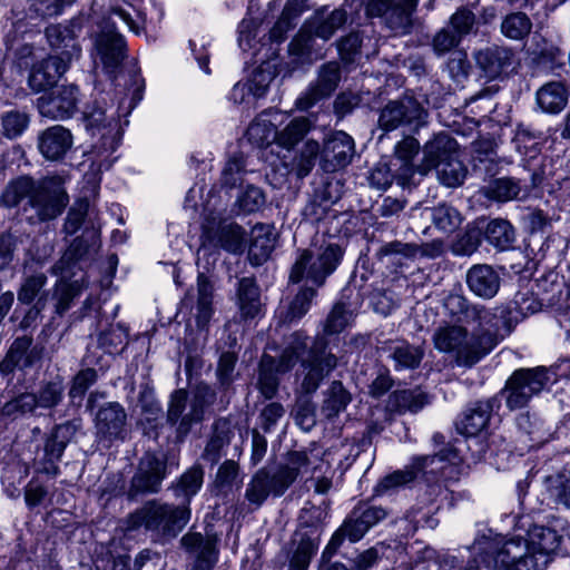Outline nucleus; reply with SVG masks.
I'll return each instance as SVG.
<instances>
[{
  "mask_svg": "<svg viewBox=\"0 0 570 570\" xmlns=\"http://www.w3.org/2000/svg\"><path fill=\"white\" fill-rule=\"evenodd\" d=\"M560 542L556 530L533 525L525 537L482 535L473 542L472 553L488 570H547Z\"/></svg>",
  "mask_w": 570,
  "mask_h": 570,
  "instance_id": "f257e3e1",
  "label": "nucleus"
},
{
  "mask_svg": "<svg viewBox=\"0 0 570 570\" xmlns=\"http://www.w3.org/2000/svg\"><path fill=\"white\" fill-rule=\"evenodd\" d=\"M478 327L469 332L456 324L439 326L432 336L434 347L451 354L460 366L471 367L485 357L512 332V324L504 308L475 306Z\"/></svg>",
  "mask_w": 570,
  "mask_h": 570,
  "instance_id": "f03ea898",
  "label": "nucleus"
},
{
  "mask_svg": "<svg viewBox=\"0 0 570 570\" xmlns=\"http://www.w3.org/2000/svg\"><path fill=\"white\" fill-rule=\"evenodd\" d=\"M190 510L157 501H148L127 518V529L145 528L157 539L174 538L187 524Z\"/></svg>",
  "mask_w": 570,
  "mask_h": 570,
  "instance_id": "7ed1b4c3",
  "label": "nucleus"
},
{
  "mask_svg": "<svg viewBox=\"0 0 570 570\" xmlns=\"http://www.w3.org/2000/svg\"><path fill=\"white\" fill-rule=\"evenodd\" d=\"M308 458L304 452H292L286 463L271 475L265 469L258 470L249 481L245 498L249 503L259 507L269 493L282 495L298 475L307 472Z\"/></svg>",
  "mask_w": 570,
  "mask_h": 570,
  "instance_id": "20e7f679",
  "label": "nucleus"
},
{
  "mask_svg": "<svg viewBox=\"0 0 570 570\" xmlns=\"http://www.w3.org/2000/svg\"><path fill=\"white\" fill-rule=\"evenodd\" d=\"M423 160L419 174L425 176L438 168L439 180L448 187L460 186L466 176V169L458 157V144L448 135H438L425 144Z\"/></svg>",
  "mask_w": 570,
  "mask_h": 570,
  "instance_id": "39448f33",
  "label": "nucleus"
},
{
  "mask_svg": "<svg viewBox=\"0 0 570 570\" xmlns=\"http://www.w3.org/2000/svg\"><path fill=\"white\" fill-rule=\"evenodd\" d=\"M30 195V204L37 210L39 219L47 220L61 214L67 205V197L60 190L49 191L43 186L33 189V183L28 177H20L9 183L4 189L1 202L13 207L26 196Z\"/></svg>",
  "mask_w": 570,
  "mask_h": 570,
  "instance_id": "423d86ee",
  "label": "nucleus"
},
{
  "mask_svg": "<svg viewBox=\"0 0 570 570\" xmlns=\"http://www.w3.org/2000/svg\"><path fill=\"white\" fill-rule=\"evenodd\" d=\"M341 257V248L334 244H330L316 252L304 249L296 259L289 278L294 283L306 279L316 286H322L325 278L338 265Z\"/></svg>",
  "mask_w": 570,
  "mask_h": 570,
  "instance_id": "0eeeda50",
  "label": "nucleus"
},
{
  "mask_svg": "<svg viewBox=\"0 0 570 570\" xmlns=\"http://www.w3.org/2000/svg\"><path fill=\"white\" fill-rule=\"evenodd\" d=\"M550 382L551 377L546 367L520 368L511 374L500 395L509 410H519L527 406Z\"/></svg>",
  "mask_w": 570,
  "mask_h": 570,
  "instance_id": "6e6552de",
  "label": "nucleus"
},
{
  "mask_svg": "<svg viewBox=\"0 0 570 570\" xmlns=\"http://www.w3.org/2000/svg\"><path fill=\"white\" fill-rule=\"evenodd\" d=\"M306 346V337L301 333H295L278 361H275L268 355L263 356L259 374V390L266 399H272L278 387V380L273 372L284 374L291 371Z\"/></svg>",
  "mask_w": 570,
  "mask_h": 570,
  "instance_id": "1a4fd4ad",
  "label": "nucleus"
},
{
  "mask_svg": "<svg viewBox=\"0 0 570 570\" xmlns=\"http://www.w3.org/2000/svg\"><path fill=\"white\" fill-rule=\"evenodd\" d=\"M213 396L208 386H198L188 404L189 411L184 413L187 406V392L178 390L173 394L167 415L171 423H176L180 419L178 425L180 435H186L194 423L203 420L204 410L212 402Z\"/></svg>",
  "mask_w": 570,
  "mask_h": 570,
  "instance_id": "9d476101",
  "label": "nucleus"
},
{
  "mask_svg": "<svg viewBox=\"0 0 570 570\" xmlns=\"http://www.w3.org/2000/svg\"><path fill=\"white\" fill-rule=\"evenodd\" d=\"M425 116L421 104L412 97L390 101L381 110L379 126L384 131H392L403 126L417 127Z\"/></svg>",
  "mask_w": 570,
  "mask_h": 570,
  "instance_id": "9b49d317",
  "label": "nucleus"
},
{
  "mask_svg": "<svg viewBox=\"0 0 570 570\" xmlns=\"http://www.w3.org/2000/svg\"><path fill=\"white\" fill-rule=\"evenodd\" d=\"M420 144L413 137H405L394 147V154L389 165L392 178L402 187L410 186L415 173H419L420 165L415 166L413 160L419 154Z\"/></svg>",
  "mask_w": 570,
  "mask_h": 570,
  "instance_id": "f8f14e48",
  "label": "nucleus"
},
{
  "mask_svg": "<svg viewBox=\"0 0 570 570\" xmlns=\"http://www.w3.org/2000/svg\"><path fill=\"white\" fill-rule=\"evenodd\" d=\"M166 462L164 456L146 453L132 478L129 490L130 495L146 492H157L165 478Z\"/></svg>",
  "mask_w": 570,
  "mask_h": 570,
  "instance_id": "ddd939ff",
  "label": "nucleus"
},
{
  "mask_svg": "<svg viewBox=\"0 0 570 570\" xmlns=\"http://www.w3.org/2000/svg\"><path fill=\"white\" fill-rule=\"evenodd\" d=\"M416 3L417 0H376L368 11L383 17L392 30L404 33L411 26V16Z\"/></svg>",
  "mask_w": 570,
  "mask_h": 570,
  "instance_id": "4468645a",
  "label": "nucleus"
},
{
  "mask_svg": "<svg viewBox=\"0 0 570 570\" xmlns=\"http://www.w3.org/2000/svg\"><path fill=\"white\" fill-rule=\"evenodd\" d=\"M306 350V347L304 348ZM305 351L302 352L304 354ZM301 364V391L303 393H313L320 386L322 380L332 372L337 365V358L333 354L318 355L314 350L309 352L308 358H303Z\"/></svg>",
  "mask_w": 570,
  "mask_h": 570,
  "instance_id": "2eb2a0df",
  "label": "nucleus"
},
{
  "mask_svg": "<svg viewBox=\"0 0 570 570\" xmlns=\"http://www.w3.org/2000/svg\"><path fill=\"white\" fill-rule=\"evenodd\" d=\"M78 89L72 85L62 86L38 99L39 112L52 119L70 117L77 109Z\"/></svg>",
  "mask_w": 570,
  "mask_h": 570,
  "instance_id": "dca6fc26",
  "label": "nucleus"
},
{
  "mask_svg": "<svg viewBox=\"0 0 570 570\" xmlns=\"http://www.w3.org/2000/svg\"><path fill=\"white\" fill-rule=\"evenodd\" d=\"M474 60L487 80H494L508 72L513 63V52L509 48L491 46L474 52Z\"/></svg>",
  "mask_w": 570,
  "mask_h": 570,
  "instance_id": "f3484780",
  "label": "nucleus"
},
{
  "mask_svg": "<svg viewBox=\"0 0 570 570\" xmlns=\"http://www.w3.org/2000/svg\"><path fill=\"white\" fill-rule=\"evenodd\" d=\"M355 154L353 138L344 131L334 132L324 145V169L335 171L347 166Z\"/></svg>",
  "mask_w": 570,
  "mask_h": 570,
  "instance_id": "a211bd4d",
  "label": "nucleus"
},
{
  "mask_svg": "<svg viewBox=\"0 0 570 570\" xmlns=\"http://www.w3.org/2000/svg\"><path fill=\"white\" fill-rule=\"evenodd\" d=\"M127 414L118 403H108L96 414V430L101 440L112 441L125 438Z\"/></svg>",
  "mask_w": 570,
  "mask_h": 570,
  "instance_id": "6ab92c4d",
  "label": "nucleus"
},
{
  "mask_svg": "<svg viewBox=\"0 0 570 570\" xmlns=\"http://www.w3.org/2000/svg\"><path fill=\"white\" fill-rule=\"evenodd\" d=\"M95 48L97 57L108 72H112L125 58L124 38L112 28L106 27L98 33Z\"/></svg>",
  "mask_w": 570,
  "mask_h": 570,
  "instance_id": "aec40b11",
  "label": "nucleus"
},
{
  "mask_svg": "<svg viewBox=\"0 0 570 570\" xmlns=\"http://www.w3.org/2000/svg\"><path fill=\"white\" fill-rule=\"evenodd\" d=\"M69 57L50 56L33 66L29 76V85L35 91L51 87L67 71Z\"/></svg>",
  "mask_w": 570,
  "mask_h": 570,
  "instance_id": "412c9836",
  "label": "nucleus"
},
{
  "mask_svg": "<svg viewBox=\"0 0 570 570\" xmlns=\"http://www.w3.org/2000/svg\"><path fill=\"white\" fill-rule=\"evenodd\" d=\"M183 547L196 553L190 570H210L217 561L216 542L212 538H204L200 533H187L181 538Z\"/></svg>",
  "mask_w": 570,
  "mask_h": 570,
  "instance_id": "4be33fe9",
  "label": "nucleus"
},
{
  "mask_svg": "<svg viewBox=\"0 0 570 570\" xmlns=\"http://www.w3.org/2000/svg\"><path fill=\"white\" fill-rule=\"evenodd\" d=\"M245 232L243 228L234 223L219 224L217 229L214 230L205 227L203 234L204 245L222 247L228 252L237 253L243 250Z\"/></svg>",
  "mask_w": 570,
  "mask_h": 570,
  "instance_id": "5701e85b",
  "label": "nucleus"
},
{
  "mask_svg": "<svg viewBox=\"0 0 570 570\" xmlns=\"http://www.w3.org/2000/svg\"><path fill=\"white\" fill-rule=\"evenodd\" d=\"M71 146V132L59 125L47 128L39 137V150L49 160L62 158Z\"/></svg>",
  "mask_w": 570,
  "mask_h": 570,
  "instance_id": "b1692460",
  "label": "nucleus"
},
{
  "mask_svg": "<svg viewBox=\"0 0 570 570\" xmlns=\"http://www.w3.org/2000/svg\"><path fill=\"white\" fill-rule=\"evenodd\" d=\"M495 402V399L479 401L470 406L456 424L460 433L474 436L482 432L489 423Z\"/></svg>",
  "mask_w": 570,
  "mask_h": 570,
  "instance_id": "393cba45",
  "label": "nucleus"
},
{
  "mask_svg": "<svg viewBox=\"0 0 570 570\" xmlns=\"http://www.w3.org/2000/svg\"><path fill=\"white\" fill-rule=\"evenodd\" d=\"M471 292L482 298H492L499 291L500 277L489 265H474L466 274Z\"/></svg>",
  "mask_w": 570,
  "mask_h": 570,
  "instance_id": "a878e982",
  "label": "nucleus"
},
{
  "mask_svg": "<svg viewBox=\"0 0 570 570\" xmlns=\"http://www.w3.org/2000/svg\"><path fill=\"white\" fill-rule=\"evenodd\" d=\"M368 530L364 521L353 510L342 527L331 538L323 552V558H331L337 551L344 538H347L351 542H357Z\"/></svg>",
  "mask_w": 570,
  "mask_h": 570,
  "instance_id": "bb28decb",
  "label": "nucleus"
},
{
  "mask_svg": "<svg viewBox=\"0 0 570 570\" xmlns=\"http://www.w3.org/2000/svg\"><path fill=\"white\" fill-rule=\"evenodd\" d=\"M83 120L86 122V128L91 131L92 135H96V131H100L101 129L106 130L101 137L106 140L105 144L109 145V150L114 151L116 149L114 134L118 127V120L111 117H106L105 110L101 106H87L83 111Z\"/></svg>",
  "mask_w": 570,
  "mask_h": 570,
  "instance_id": "cd10ccee",
  "label": "nucleus"
},
{
  "mask_svg": "<svg viewBox=\"0 0 570 570\" xmlns=\"http://www.w3.org/2000/svg\"><path fill=\"white\" fill-rule=\"evenodd\" d=\"M340 80V72L336 65L325 66L318 77V81L315 88L309 92L299 97L296 101V106L299 109H307L314 105L316 100L322 97L328 96L337 86Z\"/></svg>",
  "mask_w": 570,
  "mask_h": 570,
  "instance_id": "c85d7f7f",
  "label": "nucleus"
},
{
  "mask_svg": "<svg viewBox=\"0 0 570 570\" xmlns=\"http://www.w3.org/2000/svg\"><path fill=\"white\" fill-rule=\"evenodd\" d=\"M237 305L243 318H255L262 311L259 288L255 281L244 277L238 282Z\"/></svg>",
  "mask_w": 570,
  "mask_h": 570,
  "instance_id": "c756f323",
  "label": "nucleus"
},
{
  "mask_svg": "<svg viewBox=\"0 0 570 570\" xmlns=\"http://www.w3.org/2000/svg\"><path fill=\"white\" fill-rule=\"evenodd\" d=\"M275 246V235L269 225L257 224L252 229L249 257L253 264L261 265L265 262Z\"/></svg>",
  "mask_w": 570,
  "mask_h": 570,
  "instance_id": "7c9ffc66",
  "label": "nucleus"
},
{
  "mask_svg": "<svg viewBox=\"0 0 570 570\" xmlns=\"http://www.w3.org/2000/svg\"><path fill=\"white\" fill-rule=\"evenodd\" d=\"M537 102L542 111L559 114L567 106L568 90L562 82H549L537 91Z\"/></svg>",
  "mask_w": 570,
  "mask_h": 570,
  "instance_id": "2f4dec72",
  "label": "nucleus"
},
{
  "mask_svg": "<svg viewBox=\"0 0 570 570\" xmlns=\"http://www.w3.org/2000/svg\"><path fill=\"white\" fill-rule=\"evenodd\" d=\"M485 237L490 244L503 250L512 246L515 240V233L508 220L493 219L485 228Z\"/></svg>",
  "mask_w": 570,
  "mask_h": 570,
  "instance_id": "473e14b6",
  "label": "nucleus"
},
{
  "mask_svg": "<svg viewBox=\"0 0 570 570\" xmlns=\"http://www.w3.org/2000/svg\"><path fill=\"white\" fill-rule=\"evenodd\" d=\"M311 129V122L306 117L292 119L287 126L275 135L277 145L292 149L298 144Z\"/></svg>",
  "mask_w": 570,
  "mask_h": 570,
  "instance_id": "72a5a7b5",
  "label": "nucleus"
},
{
  "mask_svg": "<svg viewBox=\"0 0 570 570\" xmlns=\"http://www.w3.org/2000/svg\"><path fill=\"white\" fill-rule=\"evenodd\" d=\"M196 321L198 327H205L209 323L213 309V286L203 277H198V299H197Z\"/></svg>",
  "mask_w": 570,
  "mask_h": 570,
  "instance_id": "f704fd0d",
  "label": "nucleus"
},
{
  "mask_svg": "<svg viewBox=\"0 0 570 570\" xmlns=\"http://www.w3.org/2000/svg\"><path fill=\"white\" fill-rule=\"evenodd\" d=\"M230 442V430L226 421L219 420L215 423L214 435L206 445L204 456L207 461L216 463L222 455V450Z\"/></svg>",
  "mask_w": 570,
  "mask_h": 570,
  "instance_id": "c9c22d12",
  "label": "nucleus"
},
{
  "mask_svg": "<svg viewBox=\"0 0 570 570\" xmlns=\"http://www.w3.org/2000/svg\"><path fill=\"white\" fill-rule=\"evenodd\" d=\"M423 350L406 342H399L391 347V356L396 368H414L423 358Z\"/></svg>",
  "mask_w": 570,
  "mask_h": 570,
  "instance_id": "e433bc0d",
  "label": "nucleus"
},
{
  "mask_svg": "<svg viewBox=\"0 0 570 570\" xmlns=\"http://www.w3.org/2000/svg\"><path fill=\"white\" fill-rule=\"evenodd\" d=\"M521 191L518 181L511 178H499L485 188V196L490 199L505 203L515 199Z\"/></svg>",
  "mask_w": 570,
  "mask_h": 570,
  "instance_id": "4c0bfd02",
  "label": "nucleus"
},
{
  "mask_svg": "<svg viewBox=\"0 0 570 570\" xmlns=\"http://www.w3.org/2000/svg\"><path fill=\"white\" fill-rule=\"evenodd\" d=\"M268 114H262L257 117L247 129L248 140L257 146L268 145L271 139H275V127Z\"/></svg>",
  "mask_w": 570,
  "mask_h": 570,
  "instance_id": "58836bf2",
  "label": "nucleus"
},
{
  "mask_svg": "<svg viewBox=\"0 0 570 570\" xmlns=\"http://www.w3.org/2000/svg\"><path fill=\"white\" fill-rule=\"evenodd\" d=\"M532 23L524 13L515 12L504 18L501 30L505 37L519 40L529 35Z\"/></svg>",
  "mask_w": 570,
  "mask_h": 570,
  "instance_id": "ea45409f",
  "label": "nucleus"
},
{
  "mask_svg": "<svg viewBox=\"0 0 570 570\" xmlns=\"http://www.w3.org/2000/svg\"><path fill=\"white\" fill-rule=\"evenodd\" d=\"M394 404L400 412L416 413L428 403L426 395L421 391L404 390L392 395Z\"/></svg>",
  "mask_w": 570,
  "mask_h": 570,
  "instance_id": "a19ab883",
  "label": "nucleus"
},
{
  "mask_svg": "<svg viewBox=\"0 0 570 570\" xmlns=\"http://www.w3.org/2000/svg\"><path fill=\"white\" fill-rule=\"evenodd\" d=\"M416 476V470L414 466L405 468L404 470L395 471L384 479H382L374 491L379 495H383L390 491H393L402 485L412 482Z\"/></svg>",
  "mask_w": 570,
  "mask_h": 570,
  "instance_id": "79ce46f5",
  "label": "nucleus"
},
{
  "mask_svg": "<svg viewBox=\"0 0 570 570\" xmlns=\"http://www.w3.org/2000/svg\"><path fill=\"white\" fill-rule=\"evenodd\" d=\"M29 125V117L27 114L10 110L1 116L2 135L9 139H14L22 135Z\"/></svg>",
  "mask_w": 570,
  "mask_h": 570,
  "instance_id": "37998d69",
  "label": "nucleus"
},
{
  "mask_svg": "<svg viewBox=\"0 0 570 570\" xmlns=\"http://www.w3.org/2000/svg\"><path fill=\"white\" fill-rule=\"evenodd\" d=\"M431 216L434 225L445 233L453 232L461 223L460 213L445 204L434 207Z\"/></svg>",
  "mask_w": 570,
  "mask_h": 570,
  "instance_id": "c03bdc74",
  "label": "nucleus"
},
{
  "mask_svg": "<svg viewBox=\"0 0 570 570\" xmlns=\"http://www.w3.org/2000/svg\"><path fill=\"white\" fill-rule=\"evenodd\" d=\"M547 488L557 503L570 510V475L558 474L547 478Z\"/></svg>",
  "mask_w": 570,
  "mask_h": 570,
  "instance_id": "a18cd8bd",
  "label": "nucleus"
},
{
  "mask_svg": "<svg viewBox=\"0 0 570 570\" xmlns=\"http://www.w3.org/2000/svg\"><path fill=\"white\" fill-rule=\"evenodd\" d=\"M204 473L200 468H191L185 472L176 488L177 495H183L189 500L195 495L203 484Z\"/></svg>",
  "mask_w": 570,
  "mask_h": 570,
  "instance_id": "49530a36",
  "label": "nucleus"
},
{
  "mask_svg": "<svg viewBox=\"0 0 570 570\" xmlns=\"http://www.w3.org/2000/svg\"><path fill=\"white\" fill-rule=\"evenodd\" d=\"M346 19L345 10L335 9L325 20L315 27L314 35L323 40H327L346 22Z\"/></svg>",
  "mask_w": 570,
  "mask_h": 570,
  "instance_id": "de8ad7c7",
  "label": "nucleus"
},
{
  "mask_svg": "<svg viewBox=\"0 0 570 570\" xmlns=\"http://www.w3.org/2000/svg\"><path fill=\"white\" fill-rule=\"evenodd\" d=\"M352 313L347 311L344 304H336L326 318L324 331L326 334H336L350 325Z\"/></svg>",
  "mask_w": 570,
  "mask_h": 570,
  "instance_id": "09e8293b",
  "label": "nucleus"
},
{
  "mask_svg": "<svg viewBox=\"0 0 570 570\" xmlns=\"http://www.w3.org/2000/svg\"><path fill=\"white\" fill-rule=\"evenodd\" d=\"M38 405V397L32 393H23L7 402L2 407L4 415L31 413Z\"/></svg>",
  "mask_w": 570,
  "mask_h": 570,
  "instance_id": "8fccbe9b",
  "label": "nucleus"
},
{
  "mask_svg": "<svg viewBox=\"0 0 570 570\" xmlns=\"http://www.w3.org/2000/svg\"><path fill=\"white\" fill-rule=\"evenodd\" d=\"M316 550L317 546L313 542V540L303 538L299 541L291 560V570H306Z\"/></svg>",
  "mask_w": 570,
  "mask_h": 570,
  "instance_id": "3c124183",
  "label": "nucleus"
},
{
  "mask_svg": "<svg viewBox=\"0 0 570 570\" xmlns=\"http://www.w3.org/2000/svg\"><path fill=\"white\" fill-rule=\"evenodd\" d=\"M274 77V71L263 66L254 71L252 78L246 82L250 88L253 98L259 99L264 97Z\"/></svg>",
  "mask_w": 570,
  "mask_h": 570,
  "instance_id": "603ef678",
  "label": "nucleus"
},
{
  "mask_svg": "<svg viewBox=\"0 0 570 570\" xmlns=\"http://www.w3.org/2000/svg\"><path fill=\"white\" fill-rule=\"evenodd\" d=\"M350 402L347 392L343 389L341 383H333L331 394L326 399L324 410L327 411V416H333L343 411Z\"/></svg>",
  "mask_w": 570,
  "mask_h": 570,
  "instance_id": "864d4df0",
  "label": "nucleus"
},
{
  "mask_svg": "<svg viewBox=\"0 0 570 570\" xmlns=\"http://www.w3.org/2000/svg\"><path fill=\"white\" fill-rule=\"evenodd\" d=\"M316 292L313 288L302 289L293 299L288 307V320L295 321L305 315L309 308L311 302L315 296Z\"/></svg>",
  "mask_w": 570,
  "mask_h": 570,
  "instance_id": "5fc2aeb1",
  "label": "nucleus"
},
{
  "mask_svg": "<svg viewBox=\"0 0 570 570\" xmlns=\"http://www.w3.org/2000/svg\"><path fill=\"white\" fill-rule=\"evenodd\" d=\"M320 153V145L315 140H307L301 153L297 163V175L305 177L313 168L314 161Z\"/></svg>",
  "mask_w": 570,
  "mask_h": 570,
  "instance_id": "6e6d98bb",
  "label": "nucleus"
},
{
  "mask_svg": "<svg viewBox=\"0 0 570 570\" xmlns=\"http://www.w3.org/2000/svg\"><path fill=\"white\" fill-rule=\"evenodd\" d=\"M46 281L47 277L43 274H37L28 277L18 292V299L24 304L31 303L45 286Z\"/></svg>",
  "mask_w": 570,
  "mask_h": 570,
  "instance_id": "4d7b16f0",
  "label": "nucleus"
},
{
  "mask_svg": "<svg viewBox=\"0 0 570 570\" xmlns=\"http://www.w3.org/2000/svg\"><path fill=\"white\" fill-rule=\"evenodd\" d=\"M62 392L63 389L59 382H49L45 384L37 395L38 405L45 409L56 406L61 401Z\"/></svg>",
  "mask_w": 570,
  "mask_h": 570,
  "instance_id": "13d9d810",
  "label": "nucleus"
},
{
  "mask_svg": "<svg viewBox=\"0 0 570 570\" xmlns=\"http://www.w3.org/2000/svg\"><path fill=\"white\" fill-rule=\"evenodd\" d=\"M79 294V288L76 284L59 283L56 288L57 304L56 312L58 314L65 313L70 307L71 301Z\"/></svg>",
  "mask_w": 570,
  "mask_h": 570,
  "instance_id": "bf43d9fd",
  "label": "nucleus"
},
{
  "mask_svg": "<svg viewBox=\"0 0 570 570\" xmlns=\"http://www.w3.org/2000/svg\"><path fill=\"white\" fill-rule=\"evenodd\" d=\"M97 374L92 368H86L80 371L73 379L72 386L70 389V396L72 399L81 397L86 391L96 382Z\"/></svg>",
  "mask_w": 570,
  "mask_h": 570,
  "instance_id": "052dcab7",
  "label": "nucleus"
},
{
  "mask_svg": "<svg viewBox=\"0 0 570 570\" xmlns=\"http://www.w3.org/2000/svg\"><path fill=\"white\" fill-rule=\"evenodd\" d=\"M461 38L449 28H444L436 33L433 39V49L438 55H444L456 47Z\"/></svg>",
  "mask_w": 570,
  "mask_h": 570,
  "instance_id": "680f3d73",
  "label": "nucleus"
},
{
  "mask_svg": "<svg viewBox=\"0 0 570 570\" xmlns=\"http://www.w3.org/2000/svg\"><path fill=\"white\" fill-rule=\"evenodd\" d=\"M238 476V465L233 460L225 461L216 474V484L222 489H230Z\"/></svg>",
  "mask_w": 570,
  "mask_h": 570,
  "instance_id": "e2e57ef3",
  "label": "nucleus"
},
{
  "mask_svg": "<svg viewBox=\"0 0 570 570\" xmlns=\"http://www.w3.org/2000/svg\"><path fill=\"white\" fill-rule=\"evenodd\" d=\"M354 510L368 529L384 520L387 515L385 509L375 505H367L365 503L358 504Z\"/></svg>",
  "mask_w": 570,
  "mask_h": 570,
  "instance_id": "0e129e2a",
  "label": "nucleus"
},
{
  "mask_svg": "<svg viewBox=\"0 0 570 570\" xmlns=\"http://www.w3.org/2000/svg\"><path fill=\"white\" fill-rule=\"evenodd\" d=\"M473 23L474 14L469 10H459L451 17V27L460 38L470 32Z\"/></svg>",
  "mask_w": 570,
  "mask_h": 570,
  "instance_id": "69168bd1",
  "label": "nucleus"
},
{
  "mask_svg": "<svg viewBox=\"0 0 570 570\" xmlns=\"http://www.w3.org/2000/svg\"><path fill=\"white\" fill-rule=\"evenodd\" d=\"M295 419L304 430H309L315 424L314 406L306 401L298 402L295 409Z\"/></svg>",
  "mask_w": 570,
  "mask_h": 570,
  "instance_id": "338daca9",
  "label": "nucleus"
},
{
  "mask_svg": "<svg viewBox=\"0 0 570 570\" xmlns=\"http://www.w3.org/2000/svg\"><path fill=\"white\" fill-rule=\"evenodd\" d=\"M60 432L61 428L55 429L53 433L46 442L45 452L50 461H58L66 449L67 442L59 440Z\"/></svg>",
  "mask_w": 570,
  "mask_h": 570,
  "instance_id": "774afa93",
  "label": "nucleus"
}]
</instances>
